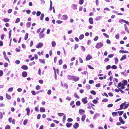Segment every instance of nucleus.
<instances>
[{
    "instance_id": "f257e3e1",
    "label": "nucleus",
    "mask_w": 129,
    "mask_h": 129,
    "mask_svg": "<svg viewBox=\"0 0 129 129\" xmlns=\"http://www.w3.org/2000/svg\"><path fill=\"white\" fill-rule=\"evenodd\" d=\"M122 83L121 82H119L118 84V86L119 87H120L121 86H125L127 85V82L126 80H124L122 81Z\"/></svg>"
},
{
    "instance_id": "f03ea898",
    "label": "nucleus",
    "mask_w": 129,
    "mask_h": 129,
    "mask_svg": "<svg viewBox=\"0 0 129 129\" xmlns=\"http://www.w3.org/2000/svg\"><path fill=\"white\" fill-rule=\"evenodd\" d=\"M103 46V44L102 42L98 43L95 46V47L97 49Z\"/></svg>"
},
{
    "instance_id": "7ed1b4c3",
    "label": "nucleus",
    "mask_w": 129,
    "mask_h": 129,
    "mask_svg": "<svg viewBox=\"0 0 129 129\" xmlns=\"http://www.w3.org/2000/svg\"><path fill=\"white\" fill-rule=\"evenodd\" d=\"M43 44L41 42L37 44L36 46L37 48H41L43 46Z\"/></svg>"
},
{
    "instance_id": "20e7f679",
    "label": "nucleus",
    "mask_w": 129,
    "mask_h": 129,
    "mask_svg": "<svg viewBox=\"0 0 129 129\" xmlns=\"http://www.w3.org/2000/svg\"><path fill=\"white\" fill-rule=\"evenodd\" d=\"M82 101L84 104H85L87 103L88 101H87V97H85L84 98H83L82 99Z\"/></svg>"
},
{
    "instance_id": "39448f33",
    "label": "nucleus",
    "mask_w": 129,
    "mask_h": 129,
    "mask_svg": "<svg viewBox=\"0 0 129 129\" xmlns=\"http://www.w3.org/2000/svg\"><path fill=\"white\" fill-rule=\"evenodd\" d=\"M79 78L78 77H76L75 76H74L73 80L75 82H76L77 81L79 80Z\"/></svg>"
},
{
    "instance_id": "423d86ee",
    "label": "nucleus",
    "mask_w": 129,
    "mask_h": 129,
    "mask_svg": "<svg viewBox=\"0 0 129 129\" xmlns=\"http://www.w3.org/2000/svg\"><path fill=\"white\" fill-rule=\"evenodd\" d=\"M92 58V57L90 56V55L89 54L86 57V60L87 61L88 60L91 59Z\"/></svg>"
},
{
    "instance_id": "0eeeda50",
    "label": "nucleus",
    "mask_w": 129,
    "mask_h": 129,
    "mask_svg": "<svg viewBox=\"0 0 129 129\" xmlns=\"http://www.w3.org/2000/svg\"><path fill=\"white\" fill-rule=\"evenodd\" d=\"M119 120L120 122L122 124H124L125 123L124 121L122 119V118L121 117L119 118Z\"/></svg>"
},
{
    "instance_id": "6e6552de",
    "label": "nucleus",
    "mask_w": 129,
    "mask_h": 129,
    "mask_svg": "<svg viewBox=\"0 0 129 129\" xmlns=\"http://www.w3.org/2000/svg\"><path fill=\"white\" fill-rule=\"evenodd\" d=\"M79 126V125L78 123H76L73 126V127L75 129L77 128Z\"/></svg>"
},
{
    "instance_id": "1a4fd4ad",
    "label": "nucleus",
    "mask_w": 129,
    "mask_h": 129,
    "mask_svg": "<svg viewBox=\"0 0 129 129\" xmlns=\"http://www.w3.org/2000/svg\"><path fill=\"white\" fill-rule=\"evenodd\" d=\"M126 103L125 102H124V103L122 104L120 106V108L119 109V110L122 109H123V107L125 105V104Z\"/></svg>"
},
{
    "instance_id": "9d476101",
    "label": "nucleus",
    "mask_w": 129,
    "mask_h": 129,
    "mask_svg": "<svg viewBox=\"0 0 129 129\" xmlns=\"http://www.w3.org/2000/svg\"><path fill=\"white\" fill-rule=\"evenodd\" d=\"M27 75V72H23L22 73V76L23 77H26Z\"/></svg>"
},
{
    "instance_id": "9b49d317",
    "label": "nucleus",
    "mask_w": 129,
    "mask_h": 129,
    "mask_svg": "<svg viewBox=\"0 0 129 129\" xmlns=\"http://www.w3.org/2000/svg\"><path fill=\"white\" fill-rule=\"evenodd\" d=\"M39 37L40 38V39L43 38L44 37V34H43V33H40L39 34Z\"/></svg>"
},
{
    "instance_id": "f8f14e48",
    "label": "nucleus",
    "mask_w": 129,
    "mask_h": 129,
    "mask_svg": "<svg viewBox=\"0 0 129 129\" xmlns=\"http://www.w3.org/2000/svg\"><path fill=\"white\" fill-rule=\"evenodd\" d=\"M74 76L68 75V78L69 80H73Z\"/></svg>"
},
{
    "instance_id": "ddd939ff",
    "label": "nucleus",
    "mask_w": 129,
    "mask_h": 129,
    "mask_svg": "<svg viewBox=\"0 0 129 129\" xmlns=\"http://www.w3.org/2000/svg\"><path fill=\"white\" fill-rule=\"evenodd\" d=\"M89 22L90 24H92L93 23V22L92 18L91 17L89 18Z\"/></svg>"
},
{
    "instance_id": "4468645a",
    "label": "nucleus",
    "mask_w": 129,
    "mask_h": 129,
    "mask_svg": "<svg viewBox=\"0 0 129 129\" xmlns=\"http://www.w3.org/2000/svg\"><path fill=\"white\" fill-rule=\"evenodd\" d=\"M26 110L27 111V115L28 116H29V113L30 112V110L29 108H28L26 109Z\"/></svg>"
},
{
    "instance_id": "2eb2a0df",
    "label": "nucleus",
    "mask_w": 129,
    "mask_h": 129,
    "mask_svg": "<svg viewBox=\"0 0 129 129\" xmlns=\"http://www.w3.org/2000/svg\"><path fill=\"white\" fill-rule=\"evenodd\" d=\"M21 68L23 70H26L28 69V67L26 65H23L21 67Z\"/></svg>"
},
{
    "instance_id": "dca6fc26",
    "label": "nucleus",
    "mask_w": 129,
    "mask_h": 129,
    "mask_svg": "<svg viewBox=\"0 0 129 129\" xmlns=\"http://www.w3.org/2000/svg\"><path fill=\"white\" fill-rule=\"evenodd\" d=\"M45 111V108L43 107H41L40 109V111L42 112H44Z\"/></svg>"
},
{
    "instance_id": "f3484780",
    "label": "nucleus",
    "mask_w": 129,
    "mask_h": 129,
    "mask_svg": "<svg viewBox=\"0 0 129 129\" xmlns=\"http://www.w3.org/2000/svg\"><path fill=\"white\" fill-rule=\"evenodd\" d=\"M63 19L64 20H66L68 18V17L67 15H63L62 17Z\"/></svg>"
},
{
    "instance_id": "a211bd4d",
    "label": "nucleus",
    "mask_w": 129,
    "mask_h": 129,
    "mask_svg": "<svg viewBox=\"0 0 129 129\" xmlns=\"http://www.w3.org/2000/svg\"><path fill=\"white\" fill-rule=\"evenodd\" d=\"M126 55H124L121 58L120 60L122 61L124 59H125L126 58Z\"/></svg>"
},
{
    "instance_id": "6ab92c4d",
    "label": "nucleus",
    "mask_w": 129,
    "mask_h": 129,
    "mask_svg": "<svg viewBox=\"0 0 129 129\" xmlns=\"http://www.w3.org/2000/svg\"><path fill=\"white\" fill-rule=\"evenodd\" d=\"M119 52L120 53H128L129 52L127 51L120 50L119 51Z\"/></svg>"
},
{
    "instance_id": "aec40b11",
    "label": "nucleus",
    "mask_w": 129,
    "mask_h": 129,
    "mask_svg": "<svg viewBox=\"0 0 129 129\" xmlns=\"http://www.w3.org/2000/svg\"><path fill=\"white\" fill-rule=\"evenodd\" d=\"M85 112V110L83 109H80L79 110V112L80 114H82L83 113H84Z\"/></svg>"
},
{
    "instance_id": "412c9836",
    "label": "nucleus",
    "mask_w": 129,
    "mask_h": 129,
    "mask_svg": "<svg viewBox=\"0 0 129 129\" xmlns=\"http://www.w3.org/2000/svg\"><path fill=\"white\" fill-rule=\"evenodd\" d=\"M72 7L74 10H76L77 9V6L75 5H73L72 6Z\"/></svg>"
},
{
    "instance_id": "4be33fe9",
    "label": "nucleus",
    "mask_w": 129,
    "mask_h": 129,
    "mask_svg": "<svg viewBox=\"0 0 129 129\" xmlns=\"http://www.w3.org/2000/svg\"><path fill=\"white\" fill-rule=\"evenodd\" d=\"M112 114L113 116H116L118 115L117 112H113L112 113Z\"/></svg>"
},
{
    "instance_id": "5701e85b",
    "label": "nucleus",
    "mask_w": 129,
    "mask_h": 129,
    "mask_svg": "<svg viewBox=\"0 0 129 129\" xmlns=\"http://www.w3.org/2000/svg\"><path fill=\"white\" fill-rule=\"evenodd\" d=\"M9 20L10 19H9L5 18L3 19V20L5 22H7L9 21Z\"/></svg>"
},
{
    "instance_id": "b1692460",
    "label": "nucleus",
    "mask_w": 129,
    "mask_h": 129,
    "mask_svg": "<svg viewBox=\"0 0 129 129\" xmlns=\"http://www.w3.org/2000/svg\"><path fill=\"white\" fill-rule=\"evenodd\" d=\"M6 98L8 100H10L11 98V97L10 95H8L7 93H6Z\"/></svg>"
},
{
    "instance_id": "393cba45",
    "label": "nucleus",
    "mask_w": 129,
    "mask_h": 129,
    "mask_svg": "<svg viewBox=\"0 0 129 129\" xmlns=\"http://www.w3.org/2000/svg\"><path fill=\"white\" fill-rule=\"evenodd\" d=\"M121 21L125 23H126V24L128 25H129V22H128L127 21L124 20L123 19H121Z\"/></svg>"
},
{
    "instance_id": "a878e982",
    "label": "nucleus",
    "mask_w": 129,
    "mask_h": 129,
    "mask_svg": "<svg viewBox=\"0 0 129 129\" xmlns=\"http://www.w3.org/2000/svg\"><path fill=\"white\" fill-rule=\"evenodd\" d=\"M72 125V123H67L66 124V126L68 127H70Z\"/></svg>"
},
{
    "instance_id": "bb28decb",
    "label": "nucleus",
    "mask_w": 129,
    "mask_h": 129,
    "mask_svg": "<svg viewBox=\"0 0 129 129\" xmlns=\"http://www.w3.org/2000/svg\"><path fill=\"white\" fill-rule=\"evenodd\" d=\"M86 118V116L85 115H84L82 116L81 120L83 121H84Z\"/></svg>"
},
{
    "instance_id": "cd10ccee",
    "label": "nucleus",
    "mask_w": 129,
    "mask_h": 129,
    "mask_svg": "<svg viewBox=\"0 0 129 129\" xmlns=\"http://www.w3.org/2000/svg\"><path fill=\"white\" fill-rule=\"evenodd\" d=\"M84 35L81 34L79 36V39L80 40H82L84 38Z\"/></svg>"
},
{
    "instance_id": "c85d7f7f",
    "label": "nucleus",
    "mask_w": 129,
    "mask_h": 129,
    "mask_svg": "<svg viewBox=\"0 0 129 129\" xmlns=\"http://www.w3.org/2000/svg\"><path fill=\"white\" fill-rule=\"evenodd\" d=\"M28 33H26L25 34V37H24V40H27V39L28 38Z\"/></svg>"
},
{
    "instance_id": "c756f323",
    "label": "nucleus",
    "mask_w": 129,
    "mask_h": 129,
    "mask_svg": "<svg viewBox=\"0 0 129 129\" xmlns=\"http://www.w3.org/2000/svg\"><path fill=\"white\" fill-rule=\"evenodd\" d=\"M124 27L125 29V30L127 32H128V33H129V30L127 27V26L126 25V24H124Z\"/></svg>"
},
{
    "instance_id": "7c9ffc66",
    "label": "nucleus",
    "mask_w": 129,
    "mask_h": 129,
    "mask_svg": "<svg viewBox=\"0 0 129 129\" xmlns=\"http://www.w3.org/2000/svg\"><path fill=\"white\" fill-rule=\"evenodd\" d=\"M115 59V62L116 64L118 63V59L117 58H114Z\"/></svg>"
},
{
    "instance_id": "2f4dec72",
    "label": "nucleus",
    "mask_w": 129,
    "mask_h": 129,
    "mask_svg": "<svg viewBox=\"0 0 129 129\" xmlns=\"http://www.w3.org/2000/svg\"><path fill=\"white\" fill-rule=\"evenodd\" d=\"M39 61L41 63H45V60L44 59H39Z\"/></svg>"
},
{
    "instance_id": "473e14b6",
    "label": "nucleus",
    "mask_w": 129,
    "mask_h": 129,
    "mask_svg": "<svg viewBox=\"0 0 129 129\" xmlns=\"http://www.w3.org/2000/svg\"><path fill=\"white\" fill-rule=\"evenodd\" d=\"M28 120L27 119H25L23 121V124L24 125H25L27 123Z\"/></svg>"
},
{
    "instance_id": "72a5a7b5",
    "label": "nucleus",
    "mask_w": 129,
    "mask_h": 129,
    "mask_svg": "<svg viewBox=\"0 0 129 129\" xmlns=\"http://www.w3.org/2000/svg\"><path fill=\"white\" fill-rule=\"evenodd\" d=\"M56 43L55 42L52 41V47H54L56 45Z\"/></svg>"
},
{
    "instance_id": "f704fd0d",
    "label": "nucleus",
    "mask_w": 129,
    "mask_h": 129,
    "mask_svg": "<svg viewBox=\"0 0 129 129\" xmlns=\"http://www.w3.org/2000/svg\"><path fill=\"white\" fill-rule=\"evenodd\" d=\"M118 113L119 114V116H121L122 115L123 113V111H119L118 112Z\"/></svg>"
},
{
    "instance_id": "c9c22d12",
    "label": "nucleus",
    "mask_w": 129,
    "mask_h": 129,
    "mask_svg": "<svg viewBox=\"0 0 129 129\" xmlns=\"http://www.w3.org/2000/svg\"><path fill=\"white\" fill-rule=\"evenodd\" d=\"M74 96L77 99H79V97L78 95L76 93H75L74 94Z\"/></svg>"
},
{
    "instance_id": "e433bc0d",
    "label": "nucleus",
    "mask_w": 129,
    "mask_h": 129,
    "mask_svg": "<svg viewBox=\"0 0 129 129\" xmlns=\"http://www.w3.org/2000/svg\"><path fill=\"white\" fill-rule=\"evenodd\" d=\"M44 14L43 13H42L41 16L40 17V19L41 20H43L44 17Z\"/></svg>"
},
{
    "instance_id": "4c0bfd02",
    "label": "nucleus",
    "mask_w": 129,
    "mask_h": 129,
    "mask_svg": "<svg viewBox=\"0 0 129 129\" xmlns=\"http://www.w3.org/2000/svg\"><path fill=\"white\" fill-rule=\"evenodd\" d=\"M91 93L92 94L95 95L96 94V92L94 90H91L90 91Z\"/></svg>"
},
{
    "instance_id": "58836bf2",
    "label": "nucleus",
    "mask_w": 129,
    "mask_h": 129,
    "mask_svg": "<svg viewBox=\"0 0 129 129\" xmlns=\"http://www.w3.org/2000/svg\"><path fill=\"white\" fill-rule=\"evenodd\" d=\"M76 105L78 106L80 105V102L79 101H77L76 103Z\"/></svg>"
},
{
    "instance_id": "ea45409f",
    "label": "nucleus",
    "mask_w": 129,
    "mask_h": 129,
    "mask_svg": "<svg viewBox=\"0 0 129 129\" xmlns=\"http://www.w3.org/2000/svg\"><path fill=\"white\" fill-rule=\"evenodd\" d=\"M84 2L83 1V0H80L79 1V4L80 5H82Z\"/></svg>"
},
{
    "instance_id": "a19ab883",
    "label": "nucleus",
    "mask_w": 129,
    "mask_h": 129,
    "mask_svg": "<svg viewBox=\"0 0 129 129\" xmlns=\"http://www.w3.org/2000/svg\"><path fill=\"white\" fill-rule=\"evenodd\" d=\"M62 63V59L58 61L59 64V65H61Z\"/></svg>"
},
{
    "instance_id": "79ce46f5",
    "label": "nucleus",
    "mask_w": 129,
    "mask_h": 129,
    "mask_svg": "<svg viewBox=\"0 0 129 129\" xmlns=\"http://www.w3.org/2000/svg\"><path fill=\"white\" fill-rule=\"evenodd\" d=\"M41 14V13L39 11H38L36 13V15L37 16H39Z\"/></svg>"
},
{
    "instance_id": "37998d69",
    "label": "nucleus",
    "mask_w": 129,
    "mask_h": 129,
    "mask_svg": "<svg viewBox=\"0 0 129 129\" xmlns=\"http://www.w3.org/2000/svg\"><path fill=\"white\" fill-rule=\"evenodd\" d=\"M31 25V23L30 22H28L26 23L27 26L29 27Z\"/></svg>"
},
{
    "instance_id": "c03bdc74",
    "label": "nucleus",
    "mask_w": 129,
    "mask_h": 129,
    "mask_svg": "<svg viewBox=\"0 0 129 129\" xmlns=\"http://www.w3.org/2000/svg\"><path fill=\"white\" fill-rule=\"evenodd\" d=\"M73 120V119L71 118H68L67 120V121L68 122H72Z\"/></svg>"
},
{
    "instance_id": "a18cd8bd",
    "label": "nucleus",
    "mask_w": 129,
    "mask_h": 129,
    "mask_svg": "<svg viewBox=\"0 0 129 129\" xmlns=\"http://www.w3.org/2000/svg\"><path fill=\"white\" fill-rule=\"evenodd\" d=\"M103 35L105 36L107 38H109V36L107 34L105 33H103Z\"/></svg>"
},
{
    "instance_id": "49530a36",
    "label": "nucleus",
    "mask_w": 129,
    "mask_h": 129,
    "mask_svg": "<svg viewBox=\"0 0 129 129\" xmlns=\"http://www.w3.org/2000/svg\"><path fill=\"white\" fill-rule=\"evenodd\" d=\"M36 88L37 90H39L40 89V86L39 85H37L36 86Z\"/></svg>"
},
{
    "instance_id": "de8ad7c7",
    "label": "nucleus",
    "mask_w": 129,
    "mask_h": 129,
    "mask_svg": "<svg viewBox=\"0 0 129 129\" xmlns=\"http://www.w3.org/2000/svg\"><path fill=\"white\" fill-rule=\"evenodd\" d=\"M4 66L5 68L7 67L8 66V63L7 62L5 63L4 64Z\"/></svg>"
},
{
    "instance_id": "09e8293b",
    "label": "nucleus",
    "mask_w": 129,
    "mask_h": 129,
    "mask_svg": "<svg viewBox=\"0 0 129 129\" xmlns=\"http://www.w3.org/2000/svg\"><path fill=\"white\" fill-rule=\"evenodd\" d=\"M10 125H7L5 127V129H10Z\"/></svg>"
},
{
    "instance_id": "8fccbe9b",
    "label": "nucleus",
    "mask_w": 129,
    "mask_h": 129,
    "mask_svg": "<svg viewBox=\"0 0 129 129\" xmlns=\"http://www.w3.org/2000/svg\"><path fill=\"white\" fill-rule=\"evenodd\" d=\"M111 68L113 69H116L117 68V67L116 66L113 65L112 66Z\"/></svg>"
},
{
    "instance_id": "3c124183",
    "label": "nucleus",
    "mask_w": 129,
    "mask_h": 129,
    "mask_svg": "<svg viewBox=\"0 0 129 129\" xmlns=\"http://www.w3.org/2000/svg\"><path fill=\"white\" fill-rule=\"evenodd\" d=\"M94 83V81L93 80H90L89 81V83L90 84H92Z\"/></svg>"
},
{
    "instance_id": "603ef678",
    "label": "nucleus",
    "mask_w": 129,
    "mask_h": 129,
    "mask_svg": "<svg viewBox=\"0 0 129 129\" xmlns=\"http://www.w3.org/2000/svg\"><path fill=\"white\" fill-rule=\"evenodd\" d=\"M58 114L59 116H61L63 115L64 114L63 113H58Z\"/></svg>"
},
{
    "instance_id": "864d4df0",
    "label": "nucleus",
    "mask_w": 129,
    "mask_h": 129,
    "mask_svg": "<svg viewBox=\"0 0 129 129\" xmlns=\"http://www.w3.org/2000/svg\"><path fill=\"white\" fill-rule=\"evenodd\" d=\"M20 21V18H18L16 19L15 22L16 23H17Z\"/></svg>"
},
{
    "instance_id": "5fc2aeb1",
    "label": "nucleus",
    "mask_w": 129,
    "mask_h": 129,
    "mask_svg": "<svg viewBox=\"0 0 129 129\" xmlns=\"http://www.w3.org/2000/svg\"><path fill=\"white\" fill-rule=\"evenodd\" d=\"M62 21L57 20L56 21V22L58 24H60L62 23Z\"/></svg>"
},
{
    "instance_id": "6e6d98bb",
    "label": "nucleus",
    "mask_w": 129,
    "mask_h": 129,
    "mask_svg": "<svg viewBox=\"0 0 129 129\" xmlns=\"http://www.w3.org/2000/svg\"><path fill=\"white\" fill-rule=\"evenodd\" d=\"M93 103L95 104H96L98 103V101L96 100H94L92 101Z\"/></svg>"
},
{
    "instance_id": "4d7b16f0",
    "label": "nucleus",
    "mask_w": 129,
    "mask_h": 129,
    "mask_svg": "<svg viewBox=\"0 0 129 129\" xmlns=\"http://www.w3.org/2000/svg\"><path fill=\"white\" fill-rule=\"evenodd\" d=\"M13 90V87H11L9 88L8 90V91H12Z\"/></svg>"
},
{
    "instance_id": "13d9d810",
    "label": "nucleus",
    "mask_w": 129,
    "mask_h": 129,
    "mask_svg": "<svg viewBox=\"0 0 129 129\" xmlns=\"http://www.w3.org/2000/svg\"><path fill=\"white\" fill-rule=\"evenodd\" d=\"M111 66L110 65H109L107 66L106 69L107 70H108L111 68Z\"/></svg>"
},
{
    "instance_id": "bf43d9fd",
    "label": "nucleus",
    "mask_w": 129,
    "mask_h": 129,
    "mask_svg": "<svg viewBox=\"0 0 129 129\" xmlns=\"http://www.w3.org/2000/svg\"><path fill=\"white\" fill-rule=\"evenodd\" d=\"M51 93V90H49L48 92L47 93L49 95H50Z\"/></svg>"
},
{
    "instance_id": "052dcab7",
    "label": "nucleus",
    "mask_w": 129,
    "mask_h": 129,
    "mask_svg": "<svg viewBox=\"0 0 129 129\" xmlns=\"http://www.w3.org/2000/svg\"><path fill=\"white\" fill-rule=\"evenodd\" d=\"M67 68V66L66 64H64L63 66V68L64 69H66Z\"/></svg>"
},
{
    "instance_id": "680f3d73",
    "label": "nucleus",
    "mask_w": 129,
    "mask_h": 129,
    "mask_svg": "<svg viewBox=\"0 0 129 129\" xmlns=\"http://www.w3.org/2000/svg\"><path fill=\"white\" fill-rule=\"evenodd\" d=\"M114 56V55L113 54H110L108 56V57L109 58H111L113 57Z\"/></svg>"
},
{
    "instance_id": "e2e57ef3",
    "label": "nucleus",
    "mask_w": 129,
    "mask_h": 129,
    "mask_svg": "<svg viewBox=\"0 0 129 129\" xmlns=\"http://www.w3.org/2000/svg\"><path fill=\"white\" fill-rule=\"evenodd\" d=\"M98 39V36H96L94 39V40L95 41H97Z\"/></svg>"
},
{
    "instance_id": "0e129e2a",
    "label": "nucleus",
    "mask_w": 129,
    "mask_h": 129,
    "mask_svg": "<svg viewBox=\"0 0 129 129\" xmlns=\"http://www.w3.org/2000/svg\"><path fill=\"white\" fill-rule=\"evenodd\" d=\"M79 59L80 62V63H83V60H82V59L81 58L79 57Z\"/></svg>"
},
{
    "instance_id": "69168bd1",
    "label": "nucleus",
    "mask_w": 129,
    "mask_h": 129,
    "mask_svg": "<svg viewBox=\"0 0 129 129\" xmlns=\"http://www.w3.org/2000/svg\"><path fill=\"white\" fill-rule=\"evenodd\" d=\"M41 117V115L40 114H38L37 117V119H40Z\"/></svg>"
},
{
    "instance_id": "338daca9",
    "label": "nucleus",
    "mask_w": 129,
    "mask_h": 129,
    "mask_svg": "<svg viewBox=\"0 0 129 129\" xmlns=\"http://www.w3.org/2000/svg\"><path fill=\"white\" fill-rule=\"evenodd\" d=\"M31 92L33 95H35L36 94V92L34 90H32L31 91Z\"/></svg>"
},
{
    "instance_id": "774afa93",
    "label": "nucleus",
    "mask_w": 129,
    "mask_h": 129,
    "mask_svg": "<svg viewBox=\"0 0 129 129\" xmlns=\"http://www.w3.org/2000/svg\"><path fill=\"white\" fill-rule=\"evenodd\" d=\"M12 11V10L11 9H10L8 10V13H11Z\"/></svg>"
}]
</instances>
